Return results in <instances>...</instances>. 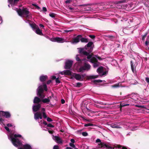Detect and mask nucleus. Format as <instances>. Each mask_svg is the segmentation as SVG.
I'll return each instance as SVG.
<instances>
[{
	"mask_svg": "<svg viewBox=\"0 0 149 149\" xmlns=\"http://www.w3.org/2000/svg\"><path fill=\"white\" fill-rule=\"evenodd\" d=\"M10 138L12 143L15 146L17 147L22 145V143L19 139L13 137L12 135L10 136Z\"/></svg>",
	"mask_w": 149,
	"mask_h": 149,
	"instance_id": "obj_5",
	"label": "nucleus"
},
{
	"mask_svg": "<svg viewBox=\"0 0 149 149\" xmlns=\"http://www.w3.org/2000/svg\"><path fill=\"white\" fill-rule=\"evenodd\" d=\"M94 102L95 103H96L97 104H101V105L104 104V103L102 102H99L98 101H95Z\"/></svg>",
	"mask_w": 149,
	"mask_h": 149,
	"instance_id": "obj_46",
	"label": "nucleus"
},
{
	"mask_svg": "<svg viewBox=\"0 0 149 149\" xmlns=\"http://www.w3.org/2000/svg\"><path fill=\"white\" fill-rule=\"evenodd\" d=\"M14 138H16L17 137H22V136L20 134H15L14 135Z\"/></svg>",
	"mask_w": 149,
	"mask_h": 149,
	"instance_id": "obj_41",
	"label": "nucleus"
},
{
	"mask_svg": "<svg viewBox=\"0 0 149 149\" xmlns=\"http://www.w3.org/2000/svg\"><path fill=\"white\" fill-rule=\"evenodd\" d=\"M41 107V105L38 104L37 105H34L33 107V111L34 112L38 111Z\"/></svg>",
	"mask_w": 149,
	"mask_h": 149,
	"instance_id": "obj_16",
	"label": "nucleus"
},
{
	"mask_svg": "<svg viewBox=\"0 0 149 149\" xmlns=\"http://www.w3.org/2000/svg\"><path fill=\"white\" fill-rule=\"evenodd\" d=\"M111 127L114 128L119 129L121 128V127L118 126L116 124L112 123L111 124Z\"/></svg>",
	"mask_w": 149,
	"mask_h": 149,
	"instance_id": "obj_28",
	"label": "nucleus"
},
{
	"mask_svg": "<svg viewBox=\"0 0 149 149\" xmlns=\"http://www.w3.org/2000/svg\"><path fill=\"white\" fill-rule=\"evenodd\" d=\"M141 2L147 7H149V0H141Z\"/></svg>",
	"mask_w": 149,
	"mask_h": 149,
	"instance_id": "obj_22",
	"label": "nucleus"
},
{
	"mask_svg": "<svg viewBox=\"0 0 149 149\" xmlns=\"http://www.w3.org/2000/svg\"><path fill=\"white\" fill-rule=\"evenodd\" d=\"M90 59V62L92 63L95 62H98V60L95 57H93Z\"/></svg>",
	"mask_w": 149,
	"mask_h": 149,
	"instance_id": "obj_27",
	"label": "nucleus"
},
{
	"mask_svg": "<svg viewBox=\"0 0 149 149\" xmlns=\"http://www.w3.org/2000/svg\"><path fill=\"white\" fill-rule=\"evenodd\" d=\"M43 118L45 119L47 118V116L45 112H43L42 113Z\"/></svg>",
	"mask_w": 149,
	"mask_h": 149,
	"instance_id": "obj_40",
	"label": "nucleus"
},
{
	"mask_svg": "<svg viewBox=\"0 0 149 149\" xmlns=\"http://www.w3.org/2000/svg\"><path fill=\"white\" fill-rule=\"evenodd\" d=\"M56 82L57 84H59L61 83L60 81L59 80V79L58 77L56 78Z\"/></svg>",
	"mask_w": 149,
	"mask_h": 149,
	"instance_id": "obj_42",
	"label": "nucleus"
},
{
	"mask_svg": "<svg viewBox=\"0 0 149 149\" xmlns=\"http://www.w3.org/2000/svg\"><path fill=\"white\" fill-rule=\"evenodd\" d=\"M126 27L128 28H130L132 27L131 25H130L129 22H128L127 23H126Z\"/></svg>",
	"mask_w": 149,
	"mask_h": 149,
	"instance_id": "obj_39",
	"label": "nucleus"
},
{
	"mask_svg": "<svg viewBox=\"0 0 149 149\" xmlns=\"http://www.w3.org/2000/svg\"><path fill=\"white\" fill-rule=\"evenodd\" d=\"M37 95L41 98H43L45 96L44 93V90L47 91L48 88L46 84L43 83L42 85L39 86L37 89Z\"/></svg>",
	"mask_w": 149,
	"mask_h": 149,
	"instance_id": "obj_1",
	"label": "nucleus"
},
{
	"mask_svg": "<svg viewBox=\"0 0 149 149\" xmlns=\"http://www.w3.org/2000/svg\"><path fill=\"white\" fill-rule=\"evenodd\" d=\"M47 126L51 127H54V126L53 125H52L50 123L48 124L47 125Z\"/></svg>",
	"mask_w": 149,
	"mask_h": 149,
	"instance_id": "obj_49",
	"label": "nucleus"
},
{
	"mask_svg": "<svg viewBox=\"0 0 149 149\" xmlns=\"http://www.w3.org/2000/svg\"><path fill=\"white\" fill-rule=\"evenodd\" d=\"M102 81V80L98 79V80H93V82L95 83H101Z\"/></svg>",
	"mask_w": 149,
	"mask_h": 149,
	"instance_id": "obj_34",
	"label": "nucleus"
},
{
	"mask_svg": "<svg viewBox=\"0 0 149 149\" xmlns=\"http://www.w3.org/2000/svg\"><path fill=\"white\" fill-rule=\"evenodd\" d=\"M73 62L71 61L68 60L65 63L64 68L66 69H70L72 65Z\"/></svg>",
	"mask_w": 149,
	"mask_h": 149,
	"instance_id": "obj_9",
	"label": "nucleus"
},
{
	"mask_svg": "<svg viewBox=\"0 0 149 149\" xmlns=\"http://www.w3.org/2000/svg\"><path fill=\"white\" fill-rule=\"evenodd\" d=\"M91 66L88 63H84L83 66H81L79 69V71L80 72H83L85 70L88 71L91 68Z\"/></svg>",
	"mask_w": 149,
	"mask_h": 149,
	"instance_id": "obj_6",
	"label": "nucleus"
},
{
	"mask_svg": "<svg viewBox=\"0 0 149 149\" xmlns=\"http://www.w3.org/2000/svg\"><path fill=\"white\" fill-rule=\"evenodd\" d=\"M53 149H59V146L57 145H55L54 146Z\"/></svg>",
	"mask_w": 149,
	"mask_h": 149,
	"instance_id": "obj_52",
	"label": "nucleus"
},
{
	"mask_svg": "<svg viewBox=\"0 0 149 149\" xmlns=\"http://www.w3.org/2000/svg\"><path fill=\"white\" fill-rule=\"evenodd\" d=\"M69 145L72 147L73 148H75V146L74 145L73 143H70L69 144Z\"/></svg>",
	"mask_w": 149,
	"mask_h": 149,
	"instance_id": "obj_47",
	"label": "nucleus"
},
{
	"mask_svg": "<svg viewBox=\"0 0 149 149\" xmlns=\"http://www.w3.org/2000/svg\"><path fill=\"white\" fill-rule=\"evenodd\" d=\"M56 79V77L55 76H53L52 77V79L53 80H54V79Z\"/></svg>",
	"mask_w": 149,
	"mask_h": 149,
	"instance_id": "obj_62",
	"label": "nucleus"
},
{
	"mask_svg": "<svg viewBox=\"0 0 149 149\" xmlns=\"http://www.w3.org/2000/svg\"><path fill=\"white\" fill-rule=\"evenodd\" d=\"M81 84L79 82H78L77 83V85L76 86V87H80L81 86Z\"/></svg>",
	"mask_w": 149,
	"mask_h": 149,
	"instance_id": "obj_44",
	"label": "nucleus"
},
{
	"mask_svg": "<svg viewBox=\"0 0 149 149\" xmlns=\"http://www.w3.org/2000/svg\"><path fill=\"white\" fill-rule=\"evenodd\" d=\"M19 0H8V1L11 6L16 5Z\"/></svg>",
	"mask_w": 149,
	"mask_h": 149,
	"instance_id": "obj_17",
	"label": "nucleus"
},
{
	"mask_svg": "<svg viewBox=\"0 0 149 149\" xmlns=\"http://www.w3.org/2000/svg\"><path fill=\"white\" fill-rule=\"evenodd\" d=\"M41 100L40 98L37 97H35L34 99L33 100V103H37L38 104L40 103L41 101Z\"/></svg>",
	"mask_w": 149,
	"mask_h": 149,
	"instance_id": "obj_23",
	"label": "nucleus"
},
{
	"mask_svg": "<svg viewBox=\"0 0 149 149\" xmlns=\"http://www.w3.org/2000/svg\"><path fill=\"white\" fill-rule=\"evenodd\" d=\"M79 53L82 55L87 56V58L88 59H91L93 57V56H94L93 53H91L90 54L91 52H89L84 50V48H79Z\"/></svg>",
	"mask_w": 149,
	"mask_h": 149,
	"instance_id": "obj_3",
	"label": "nucleus"
},
{
	"mask_svg": "<svg viewBox=\"0 0 149 149\" xmlns=\"http://www.w3.org/2000/svg\"><path fill=\"white\" fill-rule=\"evenodd\" d=\"M23 146V148H20L18 149H31V146L28 144L24 145Z\"/></svg>",
	"mask_w": 149,
	"mask_h": 149,
	"instance_id": "obj_20",
	"label": "nucleus"
},
{
	"mask_svg": "<svg viewBox=\"0 0 149 149\" xmlns=\"http://www.w3.org/2000/svg\"><path fill=\"white\" fill-rule=\"evenodd\" d=\"M131 68L132 71L133 72H134V71H136V67L135 66V65H134L132 61L130 62Z\"/></svg>",
	"mask_w": 149,
	"mask_h": 149,
	"instance_id": "obj_24",
	"label": "nucleus"
},
{
	"mask_svg": "<svg viewBox=\"0 0 149 149\" xmlns=\"http://www.w3.org/2000/svg\"><path fill=\"white\" fill-rule=\"evenodd\" d=\"M47 121L51 122L52 121V119L49 117L47 118Z\"/></svg>",
	"mask_w": 149,
	"mask_h": 149,
	"instance_id": "obj_48",
	"label": "nucleus"
},
{
	"mask_svg": "<svg viewBox=\"0 0 149 149\" xmlns=\"http://www.w3.org/2000/svg\"><path fill=\"white\" fill-rule=\"evenodd\" d=\"M89 37L91 38L92 39H94L95 37V35H89Z\"/></svg>",
	"mask_w": 149,
	"mask_h": 149,
	"instance_id": "obj_50",
	"label": "nucleus"
},
{
	"mask_svg": "<svg viewBox=\"0 0 149 149\" xmlns=\"http://www.w3.org/2000/svg\"><path fill=\"white\" fill-rule=\"evenodd\" d=\"M82 135L84 136H88V133L85 132H83L82 133Z\"/></svg>",
	"mask_w": 149,
	"mask_h": 149,
	"instance_id": "obj_43",
	"label": "nucleus"
},
{
	"mask_svg": "<svg viewBox=\"0 0 149 149\" xmlns=\"http://www.w3.org/2000/svg\"><path fill=\"white\" fill-rule=\"evenodd\" d=\"M19 15L20 16H23V17L28 18L29 15V12L28 9L27 8H23L22 10L20 8H19L17 10Z\"/></svg>",
	"mask_w": 149,
	"mask_h": 149,
	"instance_id": "obj_2",
	"label": "nucleus"
},
{
	"mask_svg": "<svg viewBox=\"0 0 149 149\" xmlns=\"http://www.w3.org/2000/svg\"><path fill=\"white\" fill-rule=\"evenodd\" d=\"M52 82V80H49L47 82V84H49Z\"/></svg>",
	"mask_w": 149,
	"mask_h": 149,
	"instance_id": "obj_63",
	"label": "nucleus"
},
{
	"mask_svg": "<svg viewBox=\"0 0 149 149\" xmlns=\"http://www.w3.org/2000/svg\"><path fill=\"white\" fill-rule=\"evenodd\" d=\"M49 97L47 98H45L42 100L41 101L44 103H48L50 102V100L49 99Z\"/></svg>",
	"mask_w": 149,
	"mask_h": 149,
	"instance_id": "obj_29",
	"label": "nucleus"
},
{
	"mask_svg": "<svg viewBox=\"0 0 149 149\" xmlns=\"http://www.w3.org/2000/svg\"><path fill=\"white\" fill-rule=\"evenodd\" d=\"M81 80H83V79L84 78V77L86 76V74H81Z\"/></svg>",
	"mask_w": 149,
	"mask_h": 149,
	"instance_id": "obj_55",
	"label": "nucleus"
},
{
	"mask_svg": "<svg viewBox=\"0 0 149 149\" xmlns=\"http://www.w3.org/2000/svg\"><path fill=\"white\" fill-rule=\"evenodd\" d=\"M126 1L125 0L121 1L118 2L117 4L115 5V7L118 9H125V7L123 6V3Z\"/></svg>",
	"mask_w": 149,
	"mask_h": 149,
	"instance_id": "obj_8",
	"label": "nucleus"
},
{
	"mask_svg": "<svg viewBox=\"0 0 149 149\" xmlns=\"http://www.w3.org/2000/svg\"><path fill=\"white\" fill-rule=\"evenodd\" d=\"M94 125H93V124L91 123L86 124L84 125V126L86 127H88V126H93Z\"/></svg>",
	"mask_w": 149,
	"mask_h": 149,
	"instance_id": "obj_33",
	"label": "nucleus"
},
{
	"mask_svg": "<svg viewBox=\"0 0 149 149\" xmlns=\"http://www.w3.org/2000/svg\"><path fill=\"white\" fill-rule=\"evenodd\" d=\"M33 5L37 9L39 10L40 8L36 4H33Z\"/></svg>",
	"mask_w": 149,
	"mask_h": 149,
	"instance_id": "obj_45",
	"label": "nucleus"
},
{
	"mask_svg": "<svg viewBox=\"0 0 149 149\" xmlns=\"http://www.w3.org/2000/svg\"><path fill=\"white\" fill-rule=\"evenodd\" d=\"M5 129L6 130H7L8 132H10V130H9V129L8 127L5 126L4 127Z\"/></svg>",
	"mask_w": 149,
	"mask_h": 149,
	"instance_id": "obj_53",
	"label": "nucleus"
},
{
	"mask_svg": "<svg viewBox=\"0 0 149 149\" xmlns=\"http://www.w3.org/2000/svg\"><path fill=\"white\" fill-rule=\"evenodd\" d=\"M55 14L53 13H50L49 14V16L52 18L55 17Z\"/></svg>",
	"mask_w": 149,
	"mask_h": 149,
	"instance_id": "obj_38",
	"label": "nucleus"
},
{
	"mask_svg": "<svg viewBox=\"0 0 149 149\" xmlns=\"http://www.w3.org/2000/svg\"><path fill=\"white\" fill-rule=\"evenodd\" d=\"M53 41L54 42L62 43L63 42L64 39L59 37H55L53 38Z\"/></svg>",
	"mask_w": 149,
	"mask_h": 149,
	"instance_id": "obj_13",
	"label": "nucleus"
},
{
	"mask_svg": "<svg viewBox=\"0 0 149 149\" xmlns=\"http://www.w3.org/2000/svg\"><path fill=\"white\" fill-rule=\"evenodd\" d=\"M7 125L8 127H11L13 126L11 123H8L7 124Z\"/></svg>",
	"mask_w": 149,
	"mask_h": 149,
	"instance_id": "obj_60",
	"label": "nucleus"
},
{
	"mask_svg": "<svg viewBox=\"0 0 149 149\" xmlns=\"http://www.w3.org/2000/svg\"><path fill=\"white\" fill-rule=\"evenodd\" d=\"M145 45L146 46H148V45H149V41L146 40L145 42Z\"/></svg>",
	"mask_w": 149,
	"mask_h": 149,
	"instance_id": "obj_56",
	"label": "nucleus"
},
{
	"mask_svg": "<svg viewBox=\"0 0 149 149\" xmlns=\"http://www.w3.org/2000/svg\"><path fill=\"white\" fill-rule=\"evenodd\" d=\"M98 62H95L93 63V66L94 68H96L98 67L99 66Z\"/></svg>",
	"mask_w": 149,
	"mask_h": 149,
	"instance_id": "obj_37",
	"label": "nucleus"
},
{
	"mask_svg": "<svg viewBox=\"0 0 149 149\" xmlns=\"http://www.w3.org/2000/svg\"><path fill=\"white\" fill-rule=\"evenodd\" d=\"M80 41L82 43H87L89 40L88 39L83 37V35H81Z\"/></svg>",
	"mask_w": 149,
	"mask_h": 149,
	"instance_id": "obj_18",
	"label": "nucleus"
},
{
	"mask_svg": "<svg viewBox=\"0 0 149 149\" xmlns=\"http://www.w3.org/2000/svg\"><path fill=\"white\" fill-rule=\"evenodd\" d=\"M29 25L32 28L33 30H36L37 28H38V26L36 25L35 23H29Z\"/></svg>",
	"mask_w": 149,
	"mask_h": 149,
	"instance_id": "obj_21",
	"label": "nucleus"
},
{
	"mask_svg": "<svg viewBox=\"0 0 149 149\" xmlns=\"http://www.w3.org/2000/svg\"><path fill=\"white\" fill-rule=\"evenodd\" d=\"M48 79V77L47 75H42L40 77V80L41 82L45 81Z\"/></svg>",
	"mask_w": 149,
	"mask_h": 149,
	"instance_id": "obj_19",
	"label": "nucleus"
},
{
	"mask_svg": "<svg viewBox=\"0 0 149 149\" xmlns=\"http://www.w3.org/2000/svg\"><path fill=\"white\" fill-rule=\"evenodd\" d=\"M103 71V67L101 66L99 67L97 70V72L100 73L102 72Z\"/></svg>",
	"mask_w": 149,
	"mask_h": 149,
	"instance_id": "obj_30",
	"label": "nucleus"
},
{
	"mask_svg": "<svg viewBox=\"0 0 149 149\" xmlns=\"http://www.w3.org/2000/svg\"><path fill=\"white\" fill-rule=\"evenodd\" d=\"M81 35L77 36L76 37L72 38V42L73 43H77L80 41Z\"/></svg>",
	"mask_w": 149,
	"mask_h": 149,
	"instance_id": "obj_10",
	"label": "nucleus"
},
{
	"mask_svg": "<svg viewBox=\"0 0 149 149\" xmlns=\"http://www.w3.org/2000/svg\"><path fill=\"white\" fill-rule=\"evenodd\" d=\"M35 32L38 34L40 35H43L42 31L39 29L38 27V28L36 29Z\"/></svg>",
	"mask_w": 149,
	"mask_h": 149,
	"instance_id": "obj_26",
	"label": "nucleus"
},
{
	"mask_svg": "<svg viewBox=\"0 0 149 149\" xmlns=\"http://www.w3.org/2000/svg\"><path fill=\"white\" fill-rule=\"evenodd\" d=\"M146 37V36H144V35L142 36V40L143 41H144Z\"/></svg>",
	"mask_w": 149,
	"mask_h": 149,
	"instance_id": "obj_64",
	"label": "nucleus"
},
{
	"mask_svg": "<svg viewBox=\"0 0 149 149\" xmlns=\"http://www.w3.org/2000/svg\"><path fill=\"white\" fill-rule=\"evenodd\" d=\"M42 113L40 112H37L34 115L35 119L37 120L39 118L42 119Z\"/></svg>",
	"mask_w": 149,
	"mask_h": 149,
	"instance_id": "obj_12",
	"label": "nucleus"
},
{
	"mask_svg": "<svg viewBox=\"0 0 149 149\" xmlns=\"http://www.w3.org/2000/svg\"><path fill=\"white\" fill-rule=\"evenodd\" d=\"M73 76L77 80H81V75L79 74L74 73L73 74Z\"/></svg>",
	"mask_w": 149,
	"mask_h": 149,
	"instance_id": "obj_15",
	"label": "nucleus"
},
{
	"mask_svg": "<svg viewBox=\"0 0 149 149\" xmlns=\"http://www.w3.org/2000/svg\"><path fill=\"white\" fill-rule=\"evenodd\" d=\"M94 47V45L92 42H89L88 44L86 45L84 47V48H84V50H86L87 52H91L93 50V48Z\"/></svg>",
	"mask_w": 149,
	"mask_h": 149,
	"instance_id": "obj_4",
	"label": "nucleus"
},
{
	"mask_svg": "<svg viewBox=\"0 0 149 149\" xmlns=\"http://www.w3.org/2000/svg\"><path fill=\"white\" fill-rule=\"evenodd\" d=\"M76 59L77 61L81 62V60L78 57H77Z\"/></svg>",
	"mask_w": 149,
	"mask_h": 149,
	"instance_id": "obj_54",
	"label": "nucleus"
},
{
	"mask_svg": "<svg viewBox=\"0 0 149 149\" xmlns=\"http://www.w3.org/2000/svg\"><path fill=\"white\" fill-rule=\"evenodd\" d=\"M72 1L71 0H67L65 1L66 3H70Z\"/></svg>",
	"mask_w": 149,
	"mask_h": 149,
	"instance_id": "obj_51",
	"label": "nucleus"
},
{
	"mask_svg": "<svg viewBox=\"0 0 149 149\" xmlns=\"http://www.w3.org/2000/svg\"><path fill=\"white\" fill-rule=\"evenodd\" d=\"M70 141L72 142V143H74L75 142L74 140L73 139H71Z\"/></svg>",
	"mask_w": 149,
	"mask_h": 149,
	"instance_id": "obj_58",
	"label": "nucleus"
},
{
	"mask_svg": "<svg viewBox=\"0 0 149 149\" xmlns=\"http://www.w3.org/2000/svg\"><path fill=\"white\" fill-rule=\"evenodd\" d=\"M129 104H124V103H122L120 104V109H121V108L123 107L129 106Z\"/></svg>",
	"mask_w": 149,
	"mask_h": 149,
	"instance_id": "obj_36",
	"label": "nucleus"
},
{
	"mask_svg": "<svg viewBox=\"0 0 149 149\" xmlns=\"http://www.w3.org/2000/svg\"><path fill=\"white\" fill-rule=\"evenodd\" d=\"M96 142H100V143L98 144L99 145L101 146L100 148H106L107 149H112V148L111 147L109 146L108 145L105 144L104 143L101 142L100 140L99 139H97L96 140Z\"/></svg>",
	"mask_w": 149,
	"mask_h": 149,
	"instance_id": "obj_7",
	"label": "nucleus"
},
{
	"mask_svg": "<svg viewBox=\"0 0 149 149\" xmlns=\"http://www.w3.org/2000/svg\"><path fill=\"white\" fill-rule=\"evenodd\" d=\"M4 116L6 118H10V114L8 112H4L3 111H0V116Z\"/></svg>",
	"mask_w": 149,
	"mask_h": 149,
	"instance_id": "obj_11",
	"label": "nucleus"
},
{
	"mask_svg": "<svg viewBox=\"0 0 149 149\" xmlns=\"http://www.w3.org/2000/svg\"><path fill=\"white\" fill-rule=\"evenodd\" d=\"M120 87L119 83L116 84L111 86V87L113 88H117Z\"/></svg>",
	"mask_w": 149,
	"mask_h": 149,
	"instance_id": "obj_32",
	"label": "nucleus"
},
{
	"mask_svg": "<svg viewBox=\"0 0 149 149\" xmlns=\"http://www.w3.org/2000/svg\"><path fill=\"white\" fill-rule=\"evenodd\" d=\"M146 81L148 83H149V78L147 77L146 78Z\"/></svg>",
	"mask_w": 149,
	"mask_h": 149,
	"instance_id": "obj_57",
	"label": "nucleus"
},
{
	"mask_svg": "<svg viewBox=\"0 0 149 149\" xmlns=\"http://www.w3.org/2000/svg\"><path fill=\"white\" fill-rule=\"evenodd\" d=\"M53 139L57 143H62V139L61 138L58 136H54Z\"/></svg>",
	"mask_w": 149,
	"mask_h": 149,
	"instance_id": "obj_14",
	"label": "nucleus"
},
{
	"mask_svg": "<svg viewBox=\"0 0 149 149\" xmlns=\"http://www.w3.org/2000/svg\"><path fill=\"white\" fill-rule=\"evenodd\" d=\"M64 74L65 75H71L72 72L69 70H65L64 71Z\"/></svg>",
	"mask_w": 149,
	"mask_h": 149,
	"instance_id": "obj_25",
	"label": "nucleus"
},
{
	"mask_svg": "<svg viewBox=\"0 0 149 149\" xmlns=\"http://www.w3.org/2000/svg\"><path fill=\"white\" fill-rule=\"evenodd\" d=\"M90 5V4H83L80 5V6H88Z\"/></svg>",
	"mask_w": 149,
	"mask_h": 149,
	"instance_id": "obj_59",
	"label": "nucleus"
},
{
	"mask_svg": "<svg viewBox=\"0 0 149 149\" xmlns=\"http://www.w3.org/2000/svg\"><path fill=\"white\" fill-rule=\"evenodd\" d=\"M123 6H125L124 7H125V9L127 8V7L129 8L130 6V4L123 3Z\"/></svg>",
	"mask_w": 149,
	"mask_h": 149,
	"instance_id": "obj_35",
	"label": "nucleus"
},
{
	"mask_svg": "<svg viewBox=\"0 0 149 149\" xmlns=\"http://www.w3.org/2000/svg\"><path fill=\"white\" fill-rule=\"evenodd\" d=\"M98 77V75H93V76H90L89 77V78L90 79H94L97 78Z\"/></svg>",
	"mask_w": 149,
	"mask_h": 149,
	"instance_id": "obj_31",
	"label": "nucleus"
},
{
	"mask_svg": "<svg viewBox=\"0 0 149 149\" xmlns=\"http://www.w3.org/2000/svg\"><path fill=\"white\" fill-rule=\"evenodd\" d=\"M43 11L46 12L47 11V8L46 7H43L42 8Z\"/></svg>",
	"mask_w": 149,
	"mask_h": 149,
	"instance_id": "obj_61",
	"label": "nucleus"
}]
</instances>
